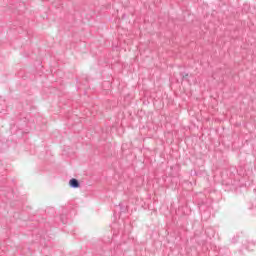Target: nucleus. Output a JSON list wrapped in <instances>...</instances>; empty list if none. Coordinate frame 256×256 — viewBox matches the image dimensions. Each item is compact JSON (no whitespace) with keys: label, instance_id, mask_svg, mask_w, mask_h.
I'll list each match as a JSON object with an SVG mask.
<instances>
[{"label":"nucleus","instance_id":"1","mask_svg":"<svg viewBox=\"0 0 256 256\" xmlns=\"http://www.w3.org/2000/svg\"><path fill=\"white\" fill-rule=\"evenodd\" d=\"M69 186L71 189H79V187H81V183L76 178H72L69 181Z\"/></svg>","mask_w":256,"mask_h":256},{"label":"nucleus","instance_id":"2","mask_svg":"<svg viewBox=\"0 0 256 256\" xmlns=\"http://www.w3.org/2000/svg\"><path fill=\"white\" fill-rule=\"evenodd\" d=\"M119 207H120V209H121L122 212H125V207H123V204H122V203L119 204Z\"/></svg>","mask_w":256,"mask_h":256},{"label":"nucleus","instance_id":"3","mask_svg":"<svg viewBox=\"0 0 256 256\" xmlns=\"http://www.w3.org/2000/svg\"><path fill=\"white\" fill-rule=\"evenodd\" d=\"M182 77L185 79V77H189V74L182 75Z\"/></svg>","mask_w":256,"mask_h":256}]
</instances>
